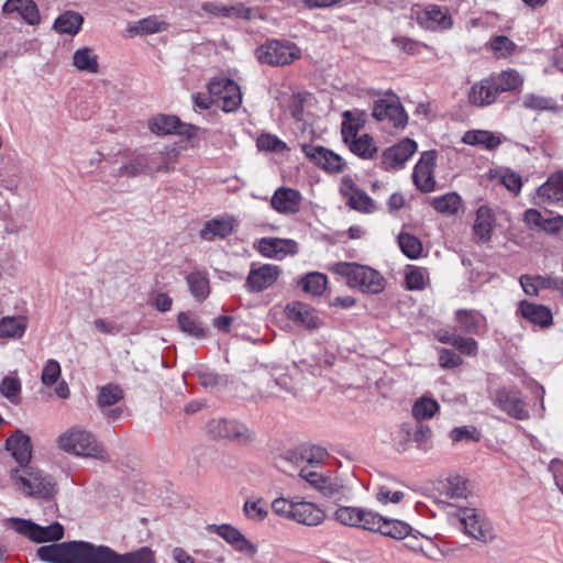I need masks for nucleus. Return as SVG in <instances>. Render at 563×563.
Wrapping results in <instances>:
<instances>
[{
  "label": "nucleus",
  "mask_w": 563,
  "mask_h": 563,
  "mask_svg": "<svg viewBox=\"0 0 563 563\" xmlns=\"http://www.w3.org/2000/svg\"><path fill=\"white\" fill-rule=\"evenodd\" d=\"M36 554L48 563H156L155 552L148 547L118 553L108 545L87 541H68L40 547Z\"/></svg>",
  "instance_id": "f257e3e1"
},
{
  "label": "nucleus",
  "mask_w": 563,
  "mask_h": 563,
  "mask_svg": "<svg viewBox=\"0 0 563 563\" xmlns=\"http://www.w3.org/2000/svg\"><path fill=\"white\" fill-rule=\"evenodd\" d=\"M10 478L15 488L27 497L51 499L57 492L54 477L35 466L12 468Z\"/></svg>",
  "instance_id": "f03ea898"
},
{
  "label": "nucleus",
  "mask_w": 563,
  "mask_h": 563,
  "mask_svg": "<svg viewBox=\"0 0 563 563\" xmlns=\"http://www.w3.org/2000/svg\"><path fill=\"white\" fill-rule=\"evenodd\" d=\"M328 269L344 278L351 288L363 292L378 294L384 289L383 276L369 266L350 262H338L329 265Z\"/></svg>",
  "instance_id": "7ed1b4c3"
},
{
  "label": "nucleus",
  "mask_w": 563,
  "mask_h": 563,
  "mask_svg": "<svg viewBox=\"0 0 563 563\" xmlns=\"http://www.w3.org/2000/svg\"><path fill=\"white\" fill-rule=\"evenodd\" d=\"M57 445L60 450L79 456L106 459V451L95 435L79 427H74L63 432L57 438Z\"/></svg>",
  "instance_id": "20e7f679"
},
{
  "label": "nucleus",
  "mask_w": 563,
  "mask_h": 563,
  "mask_svg": "<svg viewBox=\"0 0 563 563\" xmlns=\"http://www.w3.org/2000/svg\"><path fill=\"white\" fill-rule=\"evenodd\" d=\"M299 476L309 485L310 488L317 490L321 496L334 500L346 498L350 488L339 476L320 470H310L302 467Z\"/></svg>",
  "instance_id": "39448f33"
},
{
  "label": "nucleus",
  "mask_w": 563,
  "mask_h": 563,
  "mask_svg": "<svg viewBox=\"0 0 563 563\" xmlns=\"http://www.w3.org/2000/svg\"><path fill=\"white\" fill-rule=\"evenodd\" d=\"M7 527L36 543L59 541L64 537V527L59 522L42 527L29 519L9 518Z\"/></svg>",
  "instance_id": "423d86ee"
},
{
  "label": "nucleus",
  "mask_w": 563,
  "mask_h": 563,
  "mask_svg": "<svg viewBox=\"0 0 563 563\" xmlns=\"http://www.w3.org/2000/svg\"><path fill=\"white\" fill-rule=\"evenodd\" d=\"M255 55L262 64L285 66L300 57V49L292 42L271 40L260 45L255 51Z\"/></svg>",
  "instance_id": "0eeeda50"
},
{
  "label": "nucleus",
  "mask_w": 563,
  "mask_h": 563,
  "mask_svg": "<svg viewBox=\"0 0 563 563\" xmlns=\"http://www.w3.org/2000/svg\"><path fill=\"white\" fill-rule=\"evenodd\" d=\"M211 102L224 112L235 111L242 102L239 85L229 78H214L208 85Z\"/></svg>",
  "instance_id": "6e6552de"
},
{
  "label": "nucleus",
  "mask_w": 563,
  "mask_h": 563,
  "mask_svg": "<svg viewBox=\"0 0 563 563\" xmlns=\"http://www.w3.org/2000/svg\"><path fill=\"white\" fill-rule=\"evenodd\" d=\"M373 117L386 128L405 129L408 114L396 95L374 101Z\"/></svg>",
  "instance_id": "1a4fd4ad"
},
{
  "label": "nucleus",
  "mask_w": 563,
  "mask_h": 563,
  "mask_svg": "<svg viewBox=\"0 0 563 563\" xmlns=\"http://www.w3.org/2000/svg\"><path fill=\"white\" fill-rule=\"evenodd\" d=\"M208 431L216 439H225L242 445L255 440V432L236 420L213 419L208 423Z\"/></svg>",
  "instance_id": "9d476101"
},
{
  "label": "nucleus",
  "mask_w": 563,
  "mask_h": 563,
  "mask_svg": "<svg viewBox=\"0 0 563 563\" xmlns=\"http://www.w3.org/2000/svg\"><path fill=\"white\" fill-rule=\"evenodd\" d=\"M413 14L418 24L430 31H443L452 27V18L448 9L437 4L418 7L413 9Z\"/></svg>",
  "instance_id": "9b49d317"
},
{
  "label": "nucleus",
  "mask_w": 563,
  "mask_h": 563,
  "mask_svg": "<svg viewBox=\"0 0 563 563\" xmlns=\"http://www.w3.org/2000/svg\"><path fill=\"white\" fill-rule=\"evenodd\" d=\"M300 147L310 162L328 173H341L345 167L340 155L323 146L303 143Z\"/></svg>",
  "instance_id": "f8f14e48"
},
{
  "label": "nucleus",
  "mask_w": 563,
  "mask_h": 563,
  "mask_svg": "<svg viewBox=\"0 0 563 563\" xmlns=\"http://www.w3.org/2000/svg\"><path fill=\"white\" fill-rule=\"evenodd\" d=\"M340 194L344 198L346 206L353 210L362 213H372L376 210L374 200L364 190L358 188L349 176L341 179Z\"/></svg>",
  "instance_id": "ddd939ff"
},
{
  "label": "nucleus",
  "mask_w": 563,
  "mask_h": 563,
  "mask_svg": "<svg viewBox=\"0 0 563 563\" xmlns=\"http://www.w3.org/2000/svg\"><path fill=\"white\" fill-rule=\"evenodd\" d=\"M460 520L465 533L474 539L482 542H489L494 539L492 525L481 511L476 509H464Z\"/></svg>",
  "instance_id": "4468645a"
},
{
  "label": "nucleus",
  "mask_w": 563,
  "mask_h": 563,
  "mask_svg": "<svg viewBox=\"0 0 563 563\" xmlns=\"http://www.w3.org/2000/svg\"><path fill=\"white\" fill-rule=\"evenodd\" d=\"M150 130L158 135L178 134L192 137L197 134V126L181 123L176 115L158 114L148 121Z\"/></svg>",
  "instance_id": "2eb2a0df"
},
{
  "label": "nucleus",
  "mask_w": 563,
  "mask_h": 563,
  "mask_svg": "<svg viewBox=\"0 0 563 563\" xmlns=\"http://www.w3.org/2000/svg\"><path fill=\"white\" fill-rule=\"evenodd\" d=\"M282 269L277 265L264 264L251 266L245 288L250 292H260L273 286L280 276Z\"/></svg>",
  "instance_id": "dca6fc26"
},
{
  "label": "nucleus",
  "mask_w": 563,
  "mask_h": 563,
  "mask_svg": "<svg viewBox=\"0 0 563 563\" xmlns=\"http://www.w3.org/2000/svg\"><path fill=\"white\" fill-rule=\"evenodd\" d=\"M435 158L437 154L434 151L423 152L415 166L412 179L417 188L422 192H431L435 188Z\"/></svg>",
  "instance_id": "f3484780"
},
{
  "label": "nucleus",
  "mask_w": 563,
  "mask_h": 563,
  "mask_svg": "<svg viewBox=\"0 0 563 563\" xmlns=\"http://www.w3.org/2000/svg\"><path fill=\"white\" fill-rule=\"evenodd\" d=\"M328 455L329 454L324 448L311 445L300 446L296 450L286 452L284 460L294 463L300 470L302 467L320 470L319 464H321Z\"/></svg>",
  "instance_id": "a211bd4d"
},
{
  "label": "nucleus",
  "mask_w": 563,
  "mask_h": 563,
  "mask_svg": "<svg viewBox=\"0 0 563 563\" xmlns=\"http://www.w3.org/2000/svg\"><path fill=\"white\" fill-rule=\"evenodd\" d=\"M207 530L211 533L218 534L236 551L245 555L253 556L257 552L256 545L247 540L235 527L229 523L209 525Z\"/></svg>",
  "instance_id": "6ab92c4d"
},
{
  "label": "nucleus",
  "mask_w": 563,
  "mask_h": 563,
  "mask_svg": "<svg viewBox=\"0 0 563 563\" xmlns=\"http://www.w3.org/2000/svg\"><path fill=\"white\" fill-rule=\"evenodd\" d=\"M495 404L503 411L518 420H523L529 416L520 391L516 388L504 387L498 389L495 395Z\"/></svg>",
  "instance_id": "aec40b11"
},
{
  "label": "nucleus",
  "mask_w": 563,
  "mask_h": 563,
  "mask_svg": "<svg viewBox=\"0 0 563 563\" xmlns=\"http://www.w3.org/2000/svg\"><path fill=\"white\" fill-rule=\"evenodd\" d=\"M416 151L417 143L410 139H405L384 151L380 161L382 167L385 170L400 168Z\"/></svg>",
  "instance_id": "412c9836"
},
{
  "label": "nucleus",
  "mask_w": 563,
  "mask_h": 563,
  "mask_svg": "<svg viewBox=\"0 0 563 563\" xmlns=\"http://www.w3.org/2000/svg\"><path fill=\"white\" fill-rule=\"evenodd\" d=\"M302 195L289 187H279L271 199L272 208L280 214L291 216L300 211Z\"/></svg>",
  "instance_id": "4be33fe9"
},
{
  "label": "nucleus",
  "mask_w": 563,
  "mask_h": 563,
  "mask_svg": "<svg viewBox=\"0 0 563 563\" xmlns=\"http://www.w3.org/2000/svg\"><path fill=\"white\" fill-rule=\"evenodd\" d=\"M256 247L263 256L277 260L298 252L297 242L290 239L262 238Z\"/></svg>",
  "instance_id": "5701e85b"
},
{
  "label": "nucleus",
  "mask_w": 563,
  "mask_h": 563,
  "mask_svg": "<svg viewBox=\"0 0 563 563\" xmlns=\"http://www.w3.org/2000/svg\"><path fill=\"white\" fill-rule=\"evenodd\" d=\"M238 224L239 222L232 216L216 217L203 224L199 235L208 242L223 240L233 233Z\"/></svg>",
  "instance_id": "b1692460"
},
{
  "label": "nucleus",
  "mask_w": 563,
  "mask_h": 563,
  "mask_svg": "<svg viewBox=\"0 0 563 563\" xmlns=\"http://www.w3.org/2000/svg\"><path fill=\"white\" fill-rule=\"evenodd\" d=\"M285 310L289 320L308 330L318 329L322 324L317 311L307 303L292 301L286 306Z\"/></svg>",
  "instance_id": "393cba45"
},
{
  "label": "nucleus",
  "mask_w": 563,
  "mask_h": 563,
  "mask_svg": "<svg viewBox=\"0 0 563 563\" xmlns=\"http://www.w3.org/2000/svg\"><path fill=\"white\" fill-rule=\"evenodd\" d=\"M180 156V148L176 145L166 146L164 150L147 155L150 176L159 173L168 174L175 169Z\"/></svg>",
  "instance_id": "a878e982"
},
{
  "label": "nucleus",
  "mask_w": 563,
  "mask_h": 563,
  "mask_svg": "<svg viewBox=\"0 0 563 563\" xmlns=\"http://www.w3.org/2000/svg\"><path fill=\"white\" fill-rule=\"evenodd\" d=\"M5 449L16 461V467L29 465L32 457V444L25 433L20 430L12 433L5 441Z\"/></svg>",
  "instance_id": "bb28decb"
},
{
  "label": "nucleus",
  "mask_w": 563,
  "mask_h": 563,
  "mask_svg": "<svg viewBox=\"0 0 563 563\" xmlns=\"http://www.w3.org/2000/svg\"><path fill=\"white\" fill-rule=\"evenodd\" d=\"M62 376V368L59 363L56 360H47L43 366L41 374V382L44 386L51 387L56 384L55 394L62 398L66 399L69 397V388L65 380H59Z\"/></svg>",
  "instance_id": "cd10ccee"
},
{
  "label": "nucleus",
  "mask_w": 563,
  "mask_h": 563,
  "mask_svg": "<svg viewBox=\"0 0 563 563\" xmlns=\"http://www.w3.org/2000/svg\"><path fill=\"white\" fill-rule=\"evenodd\" d=\"M201 9L209 14L216 16L243 19L250 20L252 18V10L243 3H235L232 5L224 4L219 1H208L202 3Z\"/></svg>",
  "instance_id": "c85d7f7f"
},
{
  "label": "nucleus",
  "mask_w": 563,
  "mask_h": 563,
  "mask_svg": "<svg viewBox=\"0 0 563 563\" xmlns=\"http://www.w3.org/2000/svg\"><path fill=\"white\" fill-rule=\"evenodd\" d=\"M498 98L496 88L489 77L476 81L467 93L468 103L475 107H487L493 104Z\"/></svg>",
  "instance_id": "c756f323"
},
{
  "label": "nucleus",
  "mask_w": 563,
  "mask_h": 563,
  "mask_svg": "<svg viewBox=\"0 0 563 563\" xmlns=\"http://www.w3.org/2000/svg\"><path fill=\"white\" fill-rule=\"evenodd\" d=\"M538 203L543 205H563V173L549 177V179L538 188Z\"/></svg>",
  "instance_id": "7c9ffc66"
},
{
  "label": "nucleus",
  "mask_w": 563,
  "mask_h": 563,
  "mask_svg": "<svg viewBox=\"0 0 563 563\" xmlns=\"http://www.w3.org/2000/svg\"><path fill=\"white\" fill-rule=\"evenodd\" d=\"M324 519V511L316 504L309 501H296L291 520L300 525L313 527L321 525Z\"/></svg>",
  "instance_id": "2f4dec72"
},
{
  "label": "nucleus",
  "mask_w": 563,
  "mask_h": 563,
  "mask_svg": "<svg viewBox=\"0 0 563 563\" xmlns=\"http://www.w3.org/2000/svg\"><path fill=\"white\" fill-rule=\"evenodd\" d=\"M518 312L522 318L541 328H547L552 324V312L543 305L522 300L519 305Z\"/></svg>",
  "instance_id": "473e14b6"
},
{
  "label": "nucleus",
  "mask_w": 563,
  "mask_h": 563,
  "mask_svg": "<svg viewBox=\"0 0 563 563\" xmlns=\"http://www.w3.org/2000/svg\"><path fill=\"white\" fill-rule=\"evenodd\" d=\"M3 12L19 13L30 25H36L41 21L38 8L33 0H7Z\"/></svg>",
  "instance_id": "72a5a7b5"
},
{
  "label": "nucleus",
  "mask_w": 563,
  "mask_h": 563,
  "mask_svg": "<svg viewBox=\"0 0 563 563\" xmlns=\"http://www.w3.org/2000/svg\"><path fill=\"white\" fill-rule=\"evenodd\" d=\"M495 227V216L488 206H481L476 211L473 231L481 242H488Z\"/></svg>",
  "instance_id": "f704fd0d"
},
{
  "label": "nucleus",
  "mask_w": 563,
  "mask_h": 563,
  "mask_svg": "<svg viewBox=\"0 0 563 563\" xmlns=\"http://www.w3.org/2000/svg\"><path fill=\"white\" fill-rule=\"evenodd\" d=\"M168 26L169 23L163 18L157 15H151L129 25L126 31L130 34V36L152 35L167 31Z\"/></svg>",
  "instance_id": "c9c22d12"
},
{
  "label": "nucleus",
  "mask_w": 563,
  "mask_h": 563,
  "mask_svg": "<svg viewBox=\"0 0 563 563\" xmlns=\"http://www.w3.org/2000/svg\"><path fill=\"white\" fill-rule=\"evenodd\" d=\"M519 282L523 291L530 296L538 295L542 289L558 290V287L562 285V282H559V277L541 275H522Z\"/></svg>",
  "instance_id": "e433bc0d"
},
{
  "label": "nucleus",
  "mask_w": 563,
  "mask_h": 563,
  "mask_svg": "<svg viewBox=\"0 0 563 563\" xmlns=\"http://www.w3.org/2000/svg\"><path fill=\"white\" fill-rule=\"evenodd\" d=\"M27 328V318L24 316L3 317L0 319V339L19 340Z\"/></svg>",
  "instance_id": "4c0bfd02"
},
{
  "label": "nucleus",
  "mask_w": 563,
  "mask_h": 563,
  "mask_svg": "<svg viewBox=\"0 0 563 563\" xmlns=\"http://www.w3.org/2000/svg\"><path fill=\"white\" fill-rule=\"evenodd\" d=\"M462 141L465 144L482 146L488 151H494L501 144V137L498 134L485 130L467 131Z\"/></svg>",
  "instance_id": "58836bf2"
},
{
  "label": "nucleus",
  "mask_w": 563,
  "mask_h": 563,
  "mask_svg": "<svg viewBox=\"0 0 563 563\" xmlns=\"http://www.w3.org/2000/svg\"><path fill=\"white\" fill-rule=\"evenodd\" d=\"M186 282L191 296L197 301L202 302L210 295V282L206 272H191L186 276Z\"/></svg>",
  "instance_id": "ea45409f"
},
{
  "label": "nucleus",
  "mask_w": 563,
  "mask_h": 563,
  "mask_svg": "<svg viewBox=\"0 0 563 563\" xmlns=\"http://www.w3.org/2000/svg\"><path fill=\"white\" fill-rule=\"evenodd\" d=\"M74 67L87 74L99 73V57L90 47H81L75 51L73 55Z\"/></svg>",
  "instance_id": "a19ab883"
},
{
  "label": "nucleus",
  "mask_w": 563,
  "mask_h": 563,
  "mask_svg": "<svg viewBox=\"0 0 563 563\" xmlns=\"http://www.w3.org/2000/svg\"><path fill=\"white\" fill-rule=\"evenodd\" d=\"M84 23V16L75 11H65L54 22V30L59 34L76 35Z\"/></svg>",
  "instance_id": "79ce46f5"
},
{
  "label": "nucleus",
  "mask_w": 563,
  "mask_h": 563,
  "mask_svg": "<svg viewBox=\"0 0 563 563\" xmlns=\"http://www.w3.org/2000/svg\"><path fill=\"white\" fill-rule=\"evenodd\" d=\"M489 79L496 88L498 96L503 92L514 91L523 84V79L515 69L504 70L497 75L489 76Z\"/></svg>",
  "instance_id": "37998d69"
},
{
  "label": "nucleus",
  "mask_w": 563,
  "mask_h": 563,
  "mask_svg": "<svg viewBox=\"0 0 563 563\" xmlns=\"http://www.w3.org/2000/svg\"><path fill=\"white\" fill-rule=\"evenodd\" d=\"M365 119L364 112L354 110L345 111L343 113V121L341 126V134L344 142L358 135L360 130L364 126Z\"/></svg>",
  "instance_id": "c03bdc74"
},
{
  "label": "nucleus",
  "mask_w": 563,
  "mask_h": 563,
  "mask_svg": "<svg viewBox=\"0 0 563 563\" xmlns=\"http://www.w3.org/2000/svg\"><path fill=\"white\" fill-rule=\"evenodd\" d=\"M456 321L464 332L471 334H478L485 328V317L475 310L456 311Z\"/></svg>",
  "instance_id": "a18cd8bd"
},
{
  "label": "nucleus",
  "mask_w": 563,
  "mask_h": 563,
  "mask_svg": "<svg viewBox=\"0 0 563 563\" xmlns=\"http://www.w3.org/2000/svg\"><path fill=\"white\" fill-rule=\"evenodd\" d=\"M379 529L376 531L385 537L401 540L411 533V527L401 520L386 519L380 516Z\"/></svg>",
  "instance_id": "49530a36"
},
{
  "label": "nucleus",
  "mask_w": 563,
  "mask_h": 563,
  "mask_svg": "<svg viewBox=\"0 0 563 563\" xmlns=\"http://www.w3.org/2000/svg\"><path fill=\"white\" fill-rule=\"evenodd\" d=\"M344 143L349 145L353 154L364 159L372 158L377 152L375 142L369 134L357 135Z\"/></svg>",
  "instance_id": "de8ad7c7"
},
{
  "label": "nucleus",
  "mask_w": 563,
  "mask_h": 563,
  "mask_svg": "<svg viewBox=\"0 0 563 563\" xmlns=\"http://www.w3.org/2000/svg\"><path fill=\"white\" fill-rule=\"evenodd\" d=\"M439 409L440 405L437 400L431 397L422 396L413 402L411 413L418 422H421L433 418Z\"/></svg>",
  "instance_id": "09e8293b"
},
{
  "label": "nucleus",
  "mask_w": 563,
  "mask_h": 563,
  "mask_svg": "<svg viewBox=\"0 0 563 563\" xmlns=\"http://www.w3.org/2000/svg\"><path fill=\"white\" fill-rule=\"evenodd\" d=\"M148 175L147 155H137L124 163L118 170L120 177H136L139 175Z\"/></svg>",
  "instance_id": "8fccbe9b"
},
{
  "label": "nucleus",
  "mask_w": 563,
  "mask_h": 563,
  "mask_svg": "<svg viewBox=\"0 0 563 563\" xmlns=\"http://www.w3.org/2000/svg\"><path fill=\"white\" fill-rule=\"evenodd\" d=\"M401 252L411 260L419 258L423 247L421 241L413 234L400 232L397 238Z\"/></svg>",
  "instance_id": "3c124183"
},
{
  "label": "nucleus",
  "mask_w": 563,
  "mask_h": 563,
  "mask_svg": "<svg viewBox=\"0 0 563 563\" xmlns=\"http://www.w3.org/2000/svg\"><path fill=\"white\" fill-rule=\"evenodd\" d=\"M431 206L440 213L455 214L461 207V198L455 192H449L440 197H434Z\"/></svg>",
  "instance_id": "603ef678"
},
{
  "label": "nucleus",
  "mask_w": 563,
  "mask_h": 563,
  "mask_svg": "<svg viewBox=\"0 0 563 563\" xmlns=\"http://www.w3.org/2000/svg\"><path fill=\"white\" fill-rule=\"evenodd\" d=\"M177 322L179 329L191 336L195 338H205L206 331L202 324L197 320V318L191 312H180L177 317Z\"/></svg>",
  "instance_id": "864d4df0"
},
{
  "label": "nucleus",
  "mask_w": 563,
  "mask_h": 563,
  "mask_svg": "<svg viewBox=\"0 0 563 563\" xmlns=\"http://www.w3.org/2000/svg\"><path fill=\"white\" fill-rule=\"evenodd\" d=\"M327 276L321 273H309L307 274L302 280L301 286L305 292L311 294L313 296H320L327 288Z\"/></svg>",
  "instance_id": "5fc2aeb1"
},
{
  "label": "nucleus",
  "mask_w": 563,
  "mask_h": 563,
  "mask_svg": "<svg viewBox=\"0 0 563 563\" xmlns=\"http://www.w3.org/2000/svg\"><path fill=\"white\" fill-rule=\"evenodd\" d=\"M243 512L249 520L261 522L268 516V509L263 499L246 500Z\"/></svg>",
  "instance_id": "6e6d98bb"
},
{
  "label": "nucleus",
  "mask_w": 563,
  "mask_h": 563,
  "mask_svg": "<svg viewBox=\"0 0 563 563\" xmlns=\"http://www.w3.org/2000/svg\"><path fill=\"white\" fill-rule=\"evenodd\" d=\"M362 507L341 506L334 512V519L346 527L356 528Z\"/></svg>",
  "instance_id": "4d7b16f0"
},
{
  "label": "nucleus",
  "mask_w": 563,
  "mask_h": 563,
  "mask_svg": "<svg viewBox=\"0 0 563 563\" xmlns=\"http://www.w3.org/2000/svg\"><path fill=\"white\" fill-rule=\"evenodd\" d=\"M427 272L424 268L409 266L406 272V287L409 290H422L426 286Z\"/></svg>",
  "instance_id": "13d9d810"
},
{
  "label": "nucleus",
  "mask_w": 563,
  "mask_h": 563,
  "mask_svg": "<svg viewBox=\"0 0 563 563\" xmlns=\"http://www.w3.org/2000/svg\"><path fill=\"white\" fill-rule=\"evenodd\" d=\"M380 516L371 509L362 508L358 516L357 529H363L369 532H376L379 529Z\"/></svg>",
  "instance_id": "bf43d9fd"
},
{
  "label": "nucleus",
  "mask_w": 563,
  "mask_h": 563,
  "mask_svg": "<svg viewBox=\"0 0 563 563\" xmlns=\"http://www.w3.org/2000/svg\"><path fill=\"white\" fill-rule=\"evenodd\" d=\"M0 393L11 402L16 404L21 394V382L18 377L7 376L0 383Z\"/></svg>",
  "instance_id": "052dcab7"
},
{
  "label": "nucleus",
  "mask_w": 563,
  "mask_h": 563,
  "mask_svg": "<svg viewBox=\"0 0 563 563\" xmlns=\"http://www.w3.org/2000/svg\"><path fill=\"white\" fill-rule=\"evenodd\" d=\"M450 439L454 443L461 441L478 442L481 440V433L474 426L456 427L451 430Z\"/></svg>",
  "instance_id": "680f3d73"
},
{
  "label": "nucleus",
  "mask_w": 563,
  "mask_h": 563,
  "mask_svg": "<svg viewBox=\"0 0 563 563\" xmlns=\"http://www.w3.org/2000/svg\"><path fill=\"white\" fill-rule=\"evenodd\" d=\"M123 397V393L121 388L117 385H107L101 388L98 395V404L101 407L112 406L121 400Z\"/></svg>",
  "instance_id": "e2e57ef3"
},
{
  "label": "nucleus",
  "mask_w": 563,
  "mask_h": 563,
  "mask_svg": "<svg viewBox=\"0 0 563 563\" xmlns=\"http://www.w3.org/2000/svg\"><path fill=\"white\" fill-rule=\"evenodd\" d=\"M258 150L266 152H283L287 148L285 142L273 134H261L256 141Z\"/></svg>",
  "instance_id": "0e129e2a"
},
{
  "label": "nucleus",
  "mask_w": 563,
  "mask_h": 563,
  "mask_svg": "<svg viewBox=\"0 0 563 563\" xmlns=\"http://www.w3.org/2000/svg\"><path fill=\"white\" fill-rule=\"evenodd\" d=\"M431 438L432 431L430 427L422 424L421 422H418L412 434V439L417 448L422 451H428L431 446Z\"/></svg>",
  "instance_id": "69168bd1"
},
{
  "label": "nucleus",
  "mask_w": 563,
  "mask_h": 563,
  "mask_svg": "<svg viewBox=\"0 0 563 563\" xmlns=\"http://www.w3.org/2000/svg\"><path fill=\"white\" fill-rule=\"evenodd\" d=\"M500 183L510 191L518 194L521 189L522 181L520 175L509 168L499 170Z\"/></svg>",
  "instance_id": "338daca9"
},
{
  "label": "nucleus",
  "mask_w": 563,
  "mask_h": 563,
  "mask_svg": "<svg viewBox=\"0 0 563 563\" xmlns=\"http://www.w3.org/2000/svg\"><path fill=\"white\" fill-rule=\"evenodd\" d=\"M296 501L279 497L273 500L272 510L275 515L285 519H292V512L295 510Z\"/></svg>",
  "instance_id": "774afa93"
}]
</instances>
